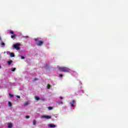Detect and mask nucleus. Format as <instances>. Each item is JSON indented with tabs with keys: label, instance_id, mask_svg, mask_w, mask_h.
Instances as JSON below:
<instances>
[{
	"label": "nucleus",
	"instance_id": "obj_5",
	"mask_svg": "<svg viewBox=\"0 0 128 128\" xmlns=\"http://www.w3.org/2000/svg\"><path fill=\"white\" fill-rule=\"evenodd\" d=\"M74 102H76V101H74V100H72L70 102V104H71V106L72 108H74Z\"/></svg>",
	"mask_w": 128,
	"mask_h": 128
},
{
	"label": "nucleus",
	"instance_id": "obj_2",
	"mask_svg": "<svg viewBox=\"0 0 128 128\" xmlns=\"http://www.w3.org/2000/svg\"><path fill=\"white\" fill-rule=\"evenodd\" d=\"M59 70L63 72H70V70L66 67H60L59 68Z\"/></svg>",
	"mask_w": 128,
	"mask_h": 128
},
{
	"label": "nucleus",
	"instance_id": "obj_25",
	"mask_svg": "<svg viewBox=\"0 0 128 128\" xmlns=\"http://www.w3.org/2000/svg\"><path fill=\"white\" fill-rule=\"evenodd\" d=\"M34 80H38V79H37L36 78H34Z\"/></svg>",
	"mask_w": 128,
	"mask_h": 128
},
{
	"label": "nucleus",
	"instance_id": "obj_16",
	"mask_svg": "<svg viewBox=\"0 0 128 128\" xmlns=\"http://www.w3.org/2000/svg\"><path fill=\"white\" fill-rule=\"evenodd\" d=\"M10 34H14V31H10Z\"/></svg>",
	"mask_w": 128,
	"mask_h": 128
},
{
	"label": "nucleus",
	"instance_id": "obj_10",
	"mask_svg": "<svg viewBox=\"0 0 128 128\" xmlns=\"http://www.w3.org/2000/svg\"><path fill=\"white\" fill-rule=\"evenodd\" d=\"M16 34H14L11 36V38H16Z\"/></svg>",
	"mask_w": 128,
	"mask_h": 128
},
{
	"label": "nucleus",
	"instance_id": "obj_27",
	"mask_svg": "<svg viewBox=\"0 0 128 128\" xmlns=\"http://www.w3.org/2000/svg\"><path fill=\"white\" fill-rule=\"evenodd\" d=\"M0 40H2V37L0 36Z\"/></svg>",
	"mask_w": 128,
	"mask_h": 128
},
{
	"label": "nucleus",
	"instance_id": "obj_17",
	"mask_svg": "<svg viewBox=\"0 0 128 128\" xmlns=\"http://www.w3.org/2000/svg\"><path fill=\"white\" fill-rule=\"evenodd\" d=\"M28 102H26L24 104V106H28Z\"/></svg>",
	"mask_w": 128,
	"mask_h": 128
},
{
	"label": "nucleus",
	"instance_id": "obj_14",
	"mask_svg": "<svg viewBox=\"0 0 128 128\" xmlns=\"http://www.w3.org/2000/svg\"><path fill=\"white\" fill-rule=\"evenodd\" d=\"M35 99L36 100H40V98L38 97V96H36Z\"/></svg>",
	"mask_w": 128,
	"mask_h": 128
},
{
	"label": "nucleus",
	"instance_id": "obj_8",
	"mask_svg": "<svg viewBox=\"0 0 128 128\" xmlns=\"http://www.w3.org/2000/svg\"><path fill=\"white\" fill-rule=\"evenodd\" d=\"M8 106H10V108H12V102H8Z\"/></svg>",
	"mask_w": 128,
	"mask_h": 128
},
{
	"label": "nucleus",
	"instance_id": "obj_24",
	"mask_svg": "<svg viewBox=\"0 0 128 128\" xmlns=\"http://www.w3.org/2000/svg\"><path fill=\"white\" fill-rule=\"evenodd\" d=\"M16 98H20V96H16Z\"/></svg>",
	"mask_w": 128,
	"mask_h": 128
},
{
	"label": "nucleus",
	"instance_id": "obj_23",
	"mask_svg": "<svg viewBox=\"0 0 128 128\" xmlns=\"http://www.w3.org/2000/svg\"><path fill=\"white\" fill-rule=\"evenodd\" d=\"M26 118H30V116H26Z\"/></svg>",
	"mask_w": 128,
	"mask_h": 128
},
{
	"label": "nucleus",
	"instance_id": "obj_29",
	"mask_svg": "<svg viewBox=\"0 0 128 128\" xmlns=\"http://www.w3.org/2000/svg\"><path fill=\"white\" fill-rule=\"evenodd\" d=\"M26 38H28V36H26Z\"/></svg>",
	"mask_w": 128,
	"mask_h": 128
},
{
	"label": "nucleus",
	"instance_id": "obj_6",
	"mask_svg": "<svg viewBox=\"0 0 128 128\" xmlns=\"http://www.w3.org/2000/svg\"><path fill=\"white\" fill-rule=\"evenodd\" d=\"M48 126H49V128H56V125H54V124H48Z\"/></svg>",
	"mask_w": 128,
	"mask_h": 128
},
{
	"label": "nucleus",
	"instance_id": "obj_26",
	"mask_svg": "<svg viewBox=\"0 0 128 128\" xmlns=\"http://www.w3.org/2000/svg\"><path fill=\"white\" fill-rule=\"evenodd\" d=\"M60 100H62V96H60Z\"/></svg>",
	"mask_w": 128,
	"mask_h": 128
},
{
	"label": "nucleus",
	"instance_id": "obj_19",
	"mask_svg": "<svg viewBox=\"0 0 128 128\" xmlns=\"http://www.w3.org/2000/svg\"><path fill=\"white\" fill-rule=\"evenodd\" d=\"M16 68H14L12 70V72H14V70H16Z\"/></svg>",
	"mask_w": 128,
	"mask_h": 128
},
{
	"label": "nucleus",
	"instance_id": "obj_12",
	"mask_svg": "<svg viewBox=\"0 0 128 128\" xmlns=\"http://www.w3.org/2000/svg\"><path fill=\"white\" fill-rule=\"evenodd\" d=\"M47 88H48V90H50V84H48Z\"/></svg>",
	"mask_w": 128,
	"mask_h": 128
},
{
	"label": "nucleus",
	"instance_id": "obj_7",
	"mask_svg": "<svg viewBox=\"0 0 128 128\" xmlns=\"http://www.w3.org/2000/svg\"><path fill=\"white\" fill-rule=\"evenodd\" d=\"M12 62V60L8 61V66H10Z\"/></svg>",
	"mask_w": 128,
	"mask_h": 128
},
{
	"label": "nucleus",
	"instance_id": "obj_21",
	"mask_svg": "<svg viewBox=\"0 0 128 128\" xmlns=\"http://www.w3.org/2000/svg\"><path fill=\"white\" fill-rule=\"evenodd\" d=\"M21 58H22V60H24V56H21Z\"/></svg>",
	"mask_w": 128,
	"mask_h": 128
},
{
	"label": "nucleus",
	"instance_id": "obj_11",
	"mask_svg": "<svg viewBox=\"0 0 128 128\" xmlns=\"http://www.w3.org/2000/svg\"><path fill=\"white\" fill-rule=\"evenodd\" d=\"M12 124H9L8 125V128H12Z\"/></svg>",
	"mask_w": 128,
	"mask_h": 128
},
{
	"label": "nucleus",
	"instance_id": "obj_15",
	"mask_svg": "<svg viewBox=\"0 0 128 128\" xmlns=\"http://www.w3.org/2000/svg\"><path fill=\"white\" fill-rule=\"evenodd\" d=\"M0 44H1V46H6V44H4V42L0 43Z\"/></svg>",
	"mask_w": 128,
	"mask_h": 128
},
{
	"label": "nucleus",
	"instance_id": "obj_13",
	"mask_svg": "<svg viewBox=\"0 0 128 128\" xmlns=\"http://www.w3.org/2000/svg\"><path fill=\"white\" fill-rule=\"evenodd\" d=\"M33 124L34 126H36V120H34L33 121Z\"/></svg>",
	"mask_w": 128,
	"mask_h": 128
},
{
	"label": "nucleus",
	"instance_id": "obj_28",
	"mask_svg": "<svg viewBox=\"0 0 128 128\" xmlns=\"http://www.w3.org/2000/svg\"><path fill=\"white\" fill-rule=\"evenodd\" d=\"M61 104H62V102H61Z\"/></svg>",
	"mask_w": 128,
	"mask_h": 128
},
{
	"label": "nucleus",
	"instance_id": "obj_22",
	"mask_svg": "<svg viewBox=\"0 0 128 128\" xmlns=\"http://www.w3.org/2000/svg\"><path fill=\"white\" fill-rule=\"evenodd\" d=\"M9 96H11V98H12V96H14V95L11 94H9Z\"/></svg>",
	"mask_w": 128,
	"mask_h": 128
},
{
	"label": "nucleus",
	"instance_id": "obj_9",
	"mask_svg": "<svg viewBox=\"0 0 128 128\" xmlns=\"http://www.w3.org/2000/svg\"><path fill=\"white\" fill-rule=\"evenodd\" d=\"M10 56H11V58H14V53H10Z\"/></svg>",
	"mask_w": 128,
	"mask_h": 128
},
{
	"label": "nucleus",
	"instance_id": "obj_30",
	"mask_svg": "<svg viewBox=\"0 0 128 128\" xmlns=\"http://www.w3.org/2000/svg\"><path fill=\"white\" fill-rule=\"evenodd\" d=\"M1 66H0V68Z\"/></svg>",
	"mask_w": 128,
	"mask_h": 128
},
{
	"label": "nucleus",
	"instance_id": "obj_18",
	"mask_svg": "<svg viewBox=\"0 0 128 128\" xmlns=\"http://www.w3.org/2000/svg\"><path fill=\"white\" fill-rule=\"evenodd\" d=\"M48 108V110H52V106H49V107Z\"/></svg>",
	"mask_w": 128,
	"mask_h": 128
},
{
	"label": "nucleus",
	"instance_id": "obj_4",
	"mask_svg": "<svg viewBox=\"0 0 128 128\" xmlns=\"http://www.w3.org/2000/svg\"><path fill=\"white\" fill-rule=\"evenodd\" d=\"M42 118H46V120H50V119L52 118V116H42Z\"/></svg>",
	"mask_w": 128,
	"mask_h": 128
},
{
	"label": "nucleus",
	"instance_id": "obj_1",
	"mask_svg": "<svg viewBox=\"0 0 128 128\" xmlns=\"http://www.w3.org/2000/svg\"><path fill=\"white\" fill-rule=\"evenodd\" d=\"M35 42H36V44L38 46H42V44H44V41L42 40H38V38H35L34 39Z\"/></svg>",
	"mask_w": 128,
	"mask_h": 128
},
{
	"label": "nucleus",
	"instance_id": "obj_3",
	"mask_svg": "<svg viewBox=\"0 0 128 128\" xmlns=\"http://www.w3.org/2000/svg\"><path fill=\"white\" fill-rule=\"evenodd\" d=\"M20 46V44H16L14 45V48L17 50H20V48L18 46Z\"/></svg>",
	"mask_w": 128,
	"mask_h": 128
},
{
	"label": "nucleus",
	"instance_id": "obj_20",
	"mask_svg": "<svg viewBox=\"0 0 128 128\" xmlns=\"http://www.w3.org/2000/svg\"><path fill=\"white\" fill-rule=\"evenodd\" d=\"M59 76H60V78H62V76H64V75H62V74H60L59 75Z\"/></svg>",
	"mask_w": 128,
	"mask_h": 128
}]
</instances>
